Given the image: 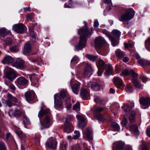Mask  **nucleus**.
Here are the masks:
<instances>
[{"label":"nucleus","instance_id":"72a5a7b5","mask_svg":"<svg viewBox=\"0 0 150 150\" xmlns=\"http://www.w3.org/2000/svg\"><path fill=\"white\" fill-rule=\"evenodd\" d=\"M116 56L119 58L124 57L125 56V53L120 50H117L115 51Z\"/></svg>","mask_w":150,"mask_h":150},{"label":"nucleus","instance_id":"680f3d73","mask_svg":"<svg viewBox=\"0 0 150 150\" xmlns=\"http://www.w3.org/2000/svg\"><path fill=\"white\" fill-rule=\"evenodd\" d=\"M66 93L65 91H62L60 92V97L62 98H64L66 96Z\"/></svg>","mask_w":150,"mask_h":150},{"label":"nucleus","instance_id":"7ed1b4c3","mask_svg":"<svg viewBox=\"0 0 150 150\" xmlns=\"http://www.w3.org/2000/svg\"><path fill=\"white\" fill-rule=\"evenodd\" d=\"M73 117L71 116H67L64 123L65 127L64 130L65 132L70 133L73 130V127L71 124L70 122H69V121L73 120Z\"/></svg>","mask_w":150,"mask_h":150},{"label":"nucleus","instance_id":"79ce46f5","mask_svg":"<svg viewBox=\"0 0 150 150\" xmlns=\"http://www.w3.org/2000/svg\"><path fill=\"white\" fill-rule=\"evenodd\" d=\"M73 109L78 112L80 110V104L79 102H77L76 103L73 105Z\"/></svg>","mask_w":150,"mask_h":150},{"label":"nucleus","instance_id":"13d9d810","mask_svg":"<svg viewBox=\"0 0 150 150\" xmlns=\"http://www.w3.org/2000/svg\"><path fill=\"white\" fill-rule=\"evenodd\" d=\"M18 47L17 46H13L10 48V51L11 52H16L18 51Z\"/></svg>","mask_w":150,"mask_h":150},{"label":"nucleus","instance_id":"58836bf2","mask_svg":"<svg viewBox=\"0 0 150 150\" xmlns=\"http://www.w3.org/2000/svg\"><path fill=\"white\" fill-rule=\"evenodd\" d=\"M112 33V35L115 37L118 38L120 37L121 35V32L117 30H113Z\"/></svg>","mask_w":150,"mask_h":150},{"label":"nucleus","instance_id":"4d7b16f0","mask_svg":"<svg viewBox=\"0 0 150 150\" xmlns=\"http://www.w3.org/2000/svg\"><path fill=\"white\" fill-rule=\"evenodd\" d=\"M149 45H150V37L146 40L145 42V46L146 49H148V46Z\"/></svg>","mask_w":150,"mask_h":150},{"label":"nucleus","instance_id":"bb28decb","mask_svg":"<svg viewBox=\"0 0 150 150\" xmlns=\"http://www.w3.org/2000/svg\"><path fill=\"white\" fill-rule=\"evenodd\" d=\"M138 63L142 66H148L150 65V62L144 59H140L137 61Z\"/></svg>","mask_w":150,"mask_h":150},{"label":"nucleus","instance_id":"6e6552de","mask_svg":"<svg viewBox=\"0 0 150 150\" xmlns=\"http://www.w3.org/2000/svg\"><path fill=\"white\" fill-rule=\"evenodd\" d=\"M26 100L29 102L33 100H36V96L33 90L29 91L26 92L25 94Z\"/></svg>","mask_w":150,"mask_h":150},{"label":"nucleus","instance_id":"a18cd8bd","mask_svg":"<svg viewBox=\"0 0 150 150\" xmlns=\"http://www.w3.org/2000/svg\"><path fill=\"white\" fill-rule=\"evenodd\" d=\"M23 121L25 125H28L30 124V121L29 119L24 114L23 116Z\"/></svg>","mask_w":150,"mask_h":150},{"label":"nucleus","instance_id":"09e8293b","mask_svg":"<svg viewBox=\"0 0 150 150\" xmlns=\"http://www.w3.org/2000/svg\"><path fill=\"white\" fill-rule=\"evenodd\" d=\"M74 133L76 134H75L72 137V138L75 140L77 139L80 136L79 132L78 131L75 130L74 132Z\"/></svg>","mask_w":150,"mask_h":150},{"label":"nucleus","instance_id":"9b49d317","mask_svg":"<svg viewBox=\"0 0 150 150\" xmlns=\"http://www.w3.org/2000/svg\"><path fill=\"white\" fill-rule=\"evenodd\" d=\"M57 143L56 139L55 138L51 137L47 142L46 144L48 147L54 149L57 147Z\"/></svg>","mask_w":150,"mask_h":150},{"label":"nucleus","instance_id":"2eb2a0df","mask_svg":"<svg viewBox=\"0 0 150 150\" xmlns=\"http://www.w3.org/2000/svg\"><path fill=\"white\" fill-rule=\"evenodd\" d=\"M32 50L31 45L28 42L25 43L24 46V49L23 50V53L25 55H29Z\"/></svg>","mask_w":150,"mask_h":150},{"label":"nucleus","instance_id":"ea45409f","mask_svg":"<svg viewBox=\"0 0 150 150\" xmlns=\"http://www.w3.org/2000/svg\"><path fill=\"white\" fill-rule=\"evenodd\" d=\"M67 146V143L64 141H62L60 144V147L62 150H66Z\"/></svg>","mask_w":150,"mask_h":150},{"label":"nucleus","instance_id":"603ef678","mask_svg":"<svg viewBox=\"0 0 150 150\" xmlns=\"http://www.w3.org/2000/svg\"><path fill=\"white\" fill-rule=\"evenodd\" d=\"M9 32L6 30H1V34L2 36H4L8 35Z\"/></svg>","mask_w":150,"mask_h":150},{"label":"nucleus","instance_id":"f3484780","mask_svg":"<svg viewBox=\"0 0 150 150\" xmlns=\"http://www.w3.org/2000/svg\"><path fill=\"white\" fill-rule=\"evenodd\" d=\"M13 66L18 69H22L24 67V62L22 59H17L15 63L13 64Z\"/></svg>","mask_w":150,"mask_h":150},{"label":"nucleus","instance_id":"3c124183","mask_svg":"<svg viewBox=\"0 0 150 150\" xmlns=\"http://www.w3.org/2000/svg\"><path fill=\"white\" fill-rule=\"evenodd\" d=\"M103 108L99 107H97L95 108L94 111L96 113H100V112L103 111Z\"/></svg>","mask_w":150,"mask_h":150},{"label":"nucleus","instance_id":"dca6fc26","mask_svg":"<svg viewBox=\"0 0 150 150\" xmlns=\"http://www.w3.org/2000/svg\"><path fill=\"white\" fill-rule=\"evenodd\" d=\"M80 96L83 100L87 99L89 95V91L87 89L82 88L80 91Z\"/></svg>","mask_w":150,"mask_h":150},{"label":"nucleus","instance_id":"b1692460","mask_svg":"<svg viewBox=\"0 0 150 150\" xmlns=\"http://www.w3.org/2000/svg\"><path fill=\"white\" fill-rule=\"evenodd\" d=\"M135 74H136L132 70H128L125 69L124 70L121 74V75L123 76H126L130 75L132 77Z\"/></svg>","mask_w":150,"mask_h":150},{"label":"nucleus","instance_id":"7c9ffc66","mask_svg":"<svg viewBox=\"0 0 150 150\" xmlns=\"http://www.w3.org/2000/svg\"><path fill=\"white\" fill-rule=\"evenodd\" d=\"M96 117L97 120L100 122H104L105 120V116L100 113H96Z\"/></svg>","mask_w":150,"mask_h":150},{"label":"nucleus","instance_id":"5fc2aeb1","mask_svg":"<svg viewBox=\"0 0 150 150\" xmlns=\"http://www.w3.org/2000/svg\"><path fill=\"white\" fill-rule=\"evenodd\" d=\"M8 86L10 88L11 90L13 91H15L16 89V88L14 85L11 83H9L7 84Z\"/></svg>","mask_w":150,"mask_h":150},{"label":"nucleus","instance_id":"e2e57ef3","mask_svg":"<svg viewBox=\"0 0 150 150\" xmlns=\"http://www.w3.org/2000/svg\"><path fill=\"white\" fill-rule=\"evenodd\" d=\"M85 122H79L78 123V127L79 128H81L85 125Z\"/></svg>","mask_w":150,"mask_h":150},{"label":"nucleus","instance_id":"6e6d98bb","mask_svg":"<svg viewBox=\"0 0 150 150\" xmlns=\"http://www.w3.org/2000/svg\"><path fill=\"white\" fill-rule=\"evenodd\" d=\"M124 45L125 47L127 48H132L134 46L131 43H124Z\"/></svg>","mask_w":150,"mask_h":150},{"label":"nucleus","instance_id":"864d4df0","mask_svg":"<svg viewBox=\"0 0 150 150\" xmlns=\"http://www.w3.org/2000/svg\"><path fill=\"white\" fill-rule=\"evenodd\" d=\"M76 117L78 120L80 121V122H85V119L83 116L78 115H76Z\"/></svg>","mask_w":150,"mask_h":150},{"label":"nucleus","instance_id":"c756f323","mask_svg":"<svg viewBox=\"0 0 150 150\" xmlns=\"http://www.w3.org/2000/svg\"><path fill=\"white\" fill-rule=\"evenodd\" d=\"M98 67V68H100L103 70L106 69V66L105 62L102 59H100L99 60Z\"/></svg>","mask_w":150,"mask_h":150},{"label":"nucleus","instance_id":"5701e85b","mask_svg":"<svg viewBox=\"0 0 150 150\" xmlns=\"http://www.w3.org/2000/svg\"><path fill=\"white\" fill-rule=\"evenodd\" d=\"M14 61V59L12 57L9 55H6L4 58L2 62L4 64L12 63Z\"/></svg>","mask_w":150,"mask_h":150},{"label":"nucleus","instance_id":"4be33fe9","mask_svg":"<svg viewBox=\"0 0 150 150\" xmlns=\"http://www.w3.org/2000/svg\"><path fill=\"white\" fill-rule=\"evenodd\" d=\"M55 105L57 107H61L62 104V99L57 94H55L54 96Z\"/></svg>","mask_w":150,"mask_h":150},{"label":"nucleus","instance_id":"aec40b11","mask_svg":"<svg viewBox=\"0 0 150 150\" xmlns=\"http://www.w3.org/2000/svg\"><path fill=\"white\" fill-rule=\"evenodd\" d=\"M137 74H135L132 77V82L134 86L137 88H142V85L137 80Z\"/></svg>","mask_w":150,"mask_h":150},{"label":"nucleus","instance_id":"a878e982","mask_svg":"<svg viewBox=\"0 0 150 150\" xmlns=\"http://www.w3.org/2000/svg\"><path fill=\"white\" fill-rule=\"evenodd\" d=\"M71 81H70V85H71ZM73 92L75 94H78L80 88V85L77 83L74 84L72 86H71Z\"/></svg>","mask_w":150,"mask_h":150},{"label":"nucleus","instance_id":"f257e3e1","mask_svg":"<svg viewBox=\"0 0 150 150\" xmlns=\"http://www.w3.org/2000/svg\"><path fill=\"white\" fill-rule=\"evenodd\" d=\"M93 29L92 27L90 29L86 26L83 27L80 29L78 31L79 34L81 35L79 38V41L78 44L75 46V50L79 51L81 50L86 46V38H89L93 33Z\"/></svg>","mask_w":150,"mask_h":150},{"label":"nucleus","instance_id":"69168bd1","mask_svg":"<svg viewBox=\"0 0 150 150\" xmlns=\"http://www.w3.org/2000/svg\"><path fill=\"white\" fill-rule=\"evenodd\" d=\"M105 2L108 5L111 7L112 6V3L111 0H104Z\"/></svg>","mask_w":150,"mask_h":150},{"label":"nucleus","instance_id":"bf43d9fd","mask_svg":"<svg viewBox=\"0 0 150 150\" xmlns=\"http://www.w3.org/2000/svg\"><path fill=\"white\" fill-rule=\"evenodd\" d=\"M5 42L7 45H9L12 43V41L11 38H7L5 40Z\"/></svg>","mask_w":150,"mask_h":150},{"label":"nucleus","instance_id":"8fccbe9b","mask_svg":"<svg viewBox=\"0 0 150 150\" xmlns=\"http://www.w3.org/2000/svg\"><path fill=\"white\" fill-rule=\"evenodd\" d=\"M140 79L144 83L147 81L148 80V78H147L143 74H141L140 75Z\"/></svg>","mask_w":150,"mask_h":150},{"label":"nucleus","instance_id":"4468645a","mask_svg":"<svg viewBox=\"0 0 150 150\" xmlns=\"http://www.w3.org/2000/svg\"><path fill=\"white\" fill-rule=\"evenodd\" d=\"M6 77L11 81H13L16 77V72L13 69L8 71L6 74Z\"/></svg>","mask_w":150,"mask_h":150},{"label":"nucleus","instance_id":"e433bc0d","mask_svg":"<svg viewBox=\"0 0 150 150\" xmlns=\"http://www.w3.org/2000/svg\"><path fill=\"white\" fill-rule=\"evenodd\" d=\"M70 150H81L80 146L79 144H77L70 146Z\"/></svg>","mask_w":150,"mask_h":150},{"label":"nucleus","instance_id":"c9c22d12","mask_svg":"<svg viewBox=\"0 0 150 150\" xmlns=\"http://www.w3.org/2000/svg\"><path fill=\"white\" fill-rule=\"evenodd\" d=\"M116 149L117 150H122L124 146V144L122 142H118L115 143Z\"/></svg>","mask_w":150,"mask_h":150},{"label":"nucleus","instance_id":"393cba45","mask_svg":"<svg viewBox=\"0 0 150 150\" xmlns=\"http://www.w3.org/2000/svg\"><path fill=\"white\" fill-rule=\"evenodd\" d=\"M2 101L3 104L6 107H8L10 108L14 105V103L8 99H5L3 98L2 99Z\"/></svg>","mask_w":150,"mask_h":150},{"label":"nucleus","instance_id":"1a4fd4ad","mask_svg":"<svg viewBox=\"0 0 150 150\" xmlns=\"http://www.w3.org/2000/svg\"><path fill=\"white\" fill-rule=\"evenodd\" d=\"M25 114L24 111L19 110H11L9 112V114L11 117H19L23 116Z\"/></svg>","mask_w":150,"mask_h":150},{"label":"nucleus","instance_id":"f8f14e48","mask_svg":"<svg viewBox=\"0 0 150 150\" xmlns=\"http://www.w3.org/2000/svg\"><path fill=\"white\" fill-rule=\"evenodd\" d=\"M114 83L115 86L117 88L122 90L124 89L125 85L121 79L118 78H116L114 79Z\"/></svg>","mask_w":150,"mask_h":150},{"label":"nucleus","instance_id":"774afa93","mask_svg":"<svg viewBox=\"0 0 150 150\" xmlns=\"http://www.w3.org/2000/svg\"><path fill=\"white\" fill-rule=\"evenodd\" d=\"M30 36L33 38V39H34L35 40L36 38V35L34 32L33 31H30Z\"/></svg>","mask_w":150,"mask_h":150},{"label":"nucleus","instance_id":"a211bd4d","mask_svg":"<svg viewBox=\"0 0 150 150\" xmlns=\"http://www.w3.org/2000/svg\"><path fill=\"white\" fill-rule=\"evenodd\" d=\"M16 83L20 86H25L28 83V80L24 77L21 76L18 78L16 80Z\"/></svg>","mask_w":150,"mask_h":150},{"label":"nucleus","instance_id":"de8ad7c7","mask_svg":"<svg viewBox=\"0 0 150 150\" xmlns=\"http://www.w3.org/2000/svg\"><path fill=\"white\" fill-rule=\"evenodd\" d=\"M94 100L96 103H99L101 102L102 99L98 96L95 95Z\"/></svg>","mask_w":150,"mask_h":150},{"label":"nucleus","instance_id":"412c9836","mask_svg":"<svg viewBox=\"0 0 150 150\" xmlns=\"http://www.w3.org/2000/svg\"><path fill=\"white\" fill-rule=\"evenodd\" d=\"M86 86L88 87H90L92 90L95 91H98L100 88V85L98 83L95 82H88L87 83Z\"/></svg>","mask_w":150,"mask_h":150},{"label":"nucleus","instance_id":"a19ab883","mask_svg":"<svg viewBox=\"0 0 150 150\" xmlns=\"http://www.w3.org/2000/svg\"><path fill=\"white\" fill-rule=\"evenodd\" d=\"M112 126L115 131H117L120 129V127L118 124L115 122H112L111 124Z\"/></svg>","mask_w":150,"mask_h":150},{"label":"nucleus","instance_id":"6ab92c4d","mask_svg":"<svg viewBox=\"0 0 150 150\" xmlns=\"http://www.w3.org/2000/svg\"><path fill=\"white\" fill-rule=\"evenodd\" d=\"M29 76V78L31 82L37 87L39 84V79L38 75H36L35 74H30Z\"/></svg>","mask_w":150,"mask_h":150},{"label":"nucleus","instance_id":"f704fd0d","mask_svg":"<svg viewBox=\"0 0 150 150\" xmlns=\"http://www.w3.org/2000/svg\"><path fill=\"white\" fill-rule=\"evenodd\" d=\"M50 112V110L48 109L44 110L41 109L39 112L38 116L39 118L41 117L42 116L45 114L49 113Z\"/></svg>","mask_w":150,"mask_h":150},{"label":"nucleus","instance_id":"338daca9","mask_svg":"<svg viewBox=\"0 0 150 150\" xmlns=\"http://www.w3.org/2000/svg\"><path fill=\"white\" fill-rule=\"evenodd\" d=\"M79 60L78 57L76 56L73 57L71 60V62H74L77 61Z\"/></svg>","mask_w":150,"mask_h":150},{"label":"nucleus","instance_id":"f03ea898","mask_svg":"<svg viewBox=\"0 0 150 150\" xmlns=\"http://www.w3.org/2000/svg\"><path fill=\"white\" fill-rule=\"evenodd\" d=\"M135 12L132 8L128 9L126 12L122 14L119 18L120 21L122 22L130 20L134 17Z\"/></svg>","mask_w":150,"mask_h":150},{"label":"nucleus","instance_id":"49530a36","mask_svg":"<svg viewBox=\"0 0 150 150\" xmlns=\"http://www.w3.org/2000/svg\"><path fill=\"white\" fill-rule=\"evenodd\" d=\"M125 90L128 92H131L133 91L132 88L130 85L127 84L125 88Z\"/></svg>","mask_w":150,"mask_h":150},{"label":"nucleus","instance_id":"0eeeda50","mask_svg":"<svg viewBox=\"0 0 150 150\" xmlns=\"http://www.w3.org/2000/svg\"><path fill=\"white\" fill-rule=\"evenodd\" d=\"M92 71L91 65L88 63H86L84 71L82 75V78H85L89 77L91 74Z\"/></svg>","mask_w":150,"mask_h":150},{"label":"nucleus","instance_id":"cd10ccee","mask_svg":"<svg viewBox=\"0 0 150 150\" xmlns=\"http://www.w3.org/2000/svg\"><path fill=\"white\" fill-rule=\"evenodd\" d=\"M84 134L88 140H91L92 139V133L90 129H87L84 132Z\"/></svg>","mask_w":150,"mask_h":150},{"label":"nucleus","instance_id":"20e7f679","mask_svg":"<svg viewBox=\"0 0 150 150\" xmlns=\"http://www.w3.org/2000/svg\"><path fill=\"white\" fill-rule=\"evenodd\" d=\"M41 129L49 128L52 124V119L49 115H46L44 118L42 122H40Z\"/></svg>","mask_w":150,"mask_h":150},{"label":"nucleus","instance_id":"37998d69","mask_svg":"<svg viewBox=\"0 0 150 150\" xmlns=\"http://www.w3.org/2000/svg\"><path fill=\"white\" fill-rule=\"evenodd\" d=\"M130 129L135 134H138V133L139 130L137 126L132 125Z\"/></svg>","mask_w":150,"mask_h":150},{"label":"nucleus","instance_id":"2f4dec72","mask_svg":"<svg viewBox=\"0 0 150 150\" xmlns=\"http://www.w3.org/2000/svg\"><path fill=\"white\" fill-rule=\"evenodd\" d=\"M85 57L89 60L94 62L98 58V56L89 54H87L86 55Z\"/></svg>","mask_w":150,"mask_h":150},{"label":"nucleus","instance_id":"ddd939ff","mask_svg":"<svg viewBox=\"0 0 150 150\" xmlns=\"http://www.w3.org/2000/svg\"><path fill=\"white\" fill-rule=\"evenodd\" d=\"M105 42V40L103 38L100 37L96 38L95 41V45L96 48L100 49L102 47L103 44Z\"/></svg>","mask_w":150,"mask_h":150},{"label":"nucleus","instance_id":"052dcab7","mask_svg":"<svg viewBox=\"0 0 150 150\" xmlns=\"http://www.w3.org/2000/svg\"><path fill=\"white\" fill-rule=\"evenodd\" d=\"M122 124L123 127H125L127 123V118L124 117L121 122Z\"/></svg>","mask_w":150,"mask_h":150},{"label":"nucleus","instance_id":"9d476101","mask_svg":"<svg viewBox=\"0 0 150 150\" xmlns=\"http://www.w3.org/2000/svg\"><path fill=\"white\" fill-rule=\"evenodd\" d=\"M139 102L143 109L146 108L150 105V98L142 97L139 99Z\"/></svg>","mask_w":150,"mask_h":150},{"label":"nucleus","instance_id":"c85d7f7f","mask_svg":"<svg viewBox=\"0 0 150 150\" xmlns=\"http://www.w3.org/2000/svg\"><path fill=\"white\" fill-rule=\"evenodd\" d=\"M113 73L112 67L110 64H109L107 69L105 71V74L106 76H109L112 74Z\"/></svg>","mask_w":150,"mask_h":150},{"label":"nucleus","instance_id":"4c0bfd02","mask_svg":"<svg viewBox=\"0 0 150 150\" xmlns=\"http://www.w3.org/2000/svg\"><path fill=\"white\" fill-rule=\"evenodd\" d=\"M109 39L111 41L113 46H115L118 44L117 41L111 35L108 36Z\"/></svg>","mask_w":150,"mask_h":150},{"label":"nucleus","instance_id":"c03bdc74","mask_svg":"<svg viewBox=\"0 0 150 150\" xmlns=\"http://www.w3.org/2000/svg\"><path fill=\"white\" fill-rule=\"evenodd\" d=\"M0 150H8L4 142H0Z\"/></svg>","mask_w":150,"mask_h":150},{"label":"nucleus","instance_id":"423d86ee","mask_svg":"<svg viewBox=\"0 0 150 150\" xmlns=\"http://www.w3.org/2000/svg\"><path fill=\"white\" fill-rule=\"evenodd\" d=\"M124 110L125 112H129L130 113L129 117V120L130 122H134L135 121L134 117L135 112L131 110V108L129 106L125 105L123 106Z\"/></svg>","mask_w":150,"mask_h":150},{"label":"nucleus","instance_id":"473e14b6","mask_svg":"<svg viewBox=\"0 0 150 150\" xmlns=\"http://www.w3.org/2000/svg\"><path fill=\"white\" fill-rule=\"evenodd\" d=\"M8 99L11 100L13 103H16L18 102L17 99L15 97L13 96L11 94L8 93L7 95Z\"/></svg>","mask_w":150,"mask_h":150},{"label":"nucleus","instance_id":"39448f33","mask_svg":"<svg viewBox=\"0 0 150 150\" xmlns=\"http://www.w3.org/2000/svg\"><path fill=\"white\" fill-rule=\"evenodd\" d=\"M13 30L18 33H23L26 30V28L23 24L19 23L13 26Z\"/></svg>","mask_w":150,"mask_h":150},{"label":"nucleus","instance_id":"0e129e2a","mask_svg":"<svg viewBox=\"0 0 150 150\" xmlns=\"http://www.w3.org/2000/svg\"><path fill=\"white\" fill-rule=\"evenodd\" d=\"M35 142L37 145H38L40 144V138L39 136H37L35 139Z\"/></svg>","mask_w":150,"mask_h":150}]
</instances>
